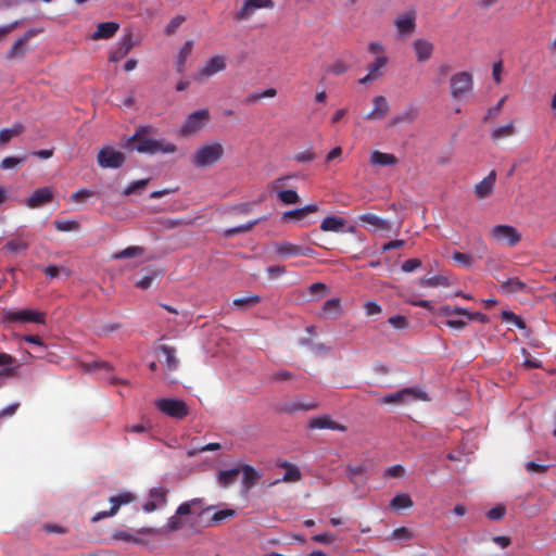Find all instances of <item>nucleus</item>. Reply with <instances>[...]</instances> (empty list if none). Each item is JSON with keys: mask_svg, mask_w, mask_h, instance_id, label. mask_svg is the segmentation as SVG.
<instances>
[{"mask_svg": "<svg viewBox=\"0 0 556 556\" xmlns=\"http://www.w3.org/2000/svg\"><path fill=\"white\" fill-rule=\"evenodd\" d=\"M149 127H140L131 137L127 138L124 147L130 150H136L139 153H174L177 147L168 141L155 140L147 138Z\"/></svg>", "mask_w": 556, "mask_h": 556, "instance_id": "obj_1", "label": "nucleus"}, {"mask_svg": "<svg viewBox=\"0 0 556 556\" xmlns=\"http://www.w3.org/2000/svg\"><path fill=\"white\" fill-rule=\"evenodd\" d=\"M224 155V147L219 142L200 146L192 155L191 163L195 167H206L217 163Z\"/></svg>", "mask_w": 556, "mask_h": 556, "instance_id": "obj_2", "label": "nucleus"}, {"mask_svg": "<svg viewBox=\"0 0 556 556\" xmlns=\"http://www.w3.org/2000/svg\"><path fill=\"white\" fill-rule=\"evenodd\" d=\"M450 94L453 99L459 100L464 98L473 89L472 75L466 71L455 73L450 79Z\"/></svg>", "mask_w": 556, "mask_h": 556, "instance_id": "obj_3", "label": "nucleus"}, {"mask_svg": "<svg viewBox=\"0 0 556 556\" xmlns=\"http://www.w3.org/2000/svg\"><path fill=\"white\" fill-rule=\"evenodd\" d=\"M3 323H35L45 324V314L29 308L13 311L5 308L1 313Z\"/></svg>", "mask_w": 556, "mask_h": 556, "instance_id": "obj_4", "label": "nucleus"}, {"mask_svg": "<svg viewBox=\"0 0 556 556\" xmlns=\"http://www.w3.org/2000/svg\"><path fill=\"white\" fill-rule=\"evenodd\" d=\"M155 406L166 416L176 419H182L189 414V408L186 402L179 399H159L155 401Z\"/></svg>", "mask_w": 556, "mask_h": 556, "instance_id": "obj_5", "label": "nucleus"}, {"mask_svg": "<svg viewBox=\"0 0 556 556\" xmlns=\"http://www.w3.org/2000/svg\"><path fill=\"white\" fill-rule=\"evenodd\" d=\"M427 393L416 388H404L382 397V404H404L414 401H427Z\"/></svg>", "mask_w": 556, "mask_h": 556, "instance_id": "obj_6", "label": "nucleus"}, {"mask_svg": "<svg viewBox=\"0 0 556 556\" xmlns=\"http://www.w3.org/2000/svg\"><path fill=\"white\" fill-rule=\"evenodd\" d=\"M208 118L210 112L206 109L192 112L180 128L181 135L186 137L195 135L205 126Z\"/></svg>", "mask_w": 556, "mask_h": 556, "instance_id": "obj_7", "label": "nucleus"}, {"mask_svg": "<svg viewBox=\"0 0 556 556\" xmlns=\"http://www.w3.org/2000/svg\"><path fill=\"white\" fill-rule=\"evenodd\" d=\"M126 156L123 152L105 146L98 152L97 162L102 168H119L125 163Z\"/></svg>", "mask_w": 556, "mask_h": 556, "instance_id": "obj_8", "label": "nucleus"}, {"mask_svg": "<svg viewBox=\"0 0 556 556\" xmlns=\"http://www.w3.org/2000/svg\"><path fill=\"white\" fill-rule=\"evenodd\" d=\"M135 500V495L130 492H123L116 496H112L109 498V502L111 503V508L110 510H103V511H99L92 518H91V521L92 522H97L103 518H108V517H112L114 515L117 514L119 507L122 505H126V504H129L131 503L132 501Z\"/></svg>", "mask_w": 556, "mask_h": 556, "instance_id": "obj_9", "label": "nucleus"}, {"mask_svg": "<svg viewBox=\"0 0 556 556\" xmlns=\"http://www.w3.org/2000/svg\"><path fill=\"white\" fill-rule=\"evenodd\" d=\"M491 236L496 241H506L509 247L520 242V233L510 225H496L491 230Z\"/></svg>", "mask_w": 556, "mask_h": 556, "instance_id": "obj_10", "label": "nucleus"}, {"mask_svg": "<svg viewBox=\"0 0 556 556\" xmlns=\"http://www.w3.org/2000/svg\"><path fill=\"white\" fill-rule=\"evenodd\" d=\"M273 0H245L241 9L237 12L235 20L244 21L249 18L258 9H273Z\"/></svg>", "mask_w": 556, "mask_h": 556, "instance_id": "obj_11", "label": "nucleus"}, {"mask_svg": "<svg viewBox=\"0 0 556 556\" xmlns=\"http://www.w3.org/2000/svg\"><path fill=\"white\" fill-rule=\"evenodd\" d=\"M53 200V190L50 187L36 189L25 201L29 208H37Z\"/></svg>", "mask_w": 556, "mask_h": 556, "instance_id": "obj_12", "label": "nucleus"}, {"mask_svg": "<svg viewBox=\"0 0 556 556\" xmlns=\"http://www.w3.org/2000/svg\"><path fill=\"white\" fill-rule=\"evenodd\" d=\"M275 251L282 256H311L314 251L309 248H303L290 242H278L275 244Z\"/></svg>", "mask_w": 556, "mask_h": 556, "instance_id": "obj_13", "label": "nucleus"}, {"mask_svg": "<svg viewBox=\"0 0 556 556\" xmlns=\"http://www.w3.org/2000/svg\"><path fill=\"white\" fill-rule=\"evenodd\" d=\"M372 110L365 116L367 121H380L384 118L390 111L389 103L383 96H376L372 99Z\"/></svg>", "mask_w": 556, "mask_h": 556, "instance_id": "obj_14", "label": "nucleus"}, {"mask_svg": "<svg viewBox=\"0 0 556 556\" xmlns=\"http://www.w3.org/2000/svg\"><path fill=\"white\" fill-rule=\"evenodd\" d=\"M394 25L401 35L414 33L416 28V12L410 11L399 15L394 20Z\"/></svg>", "mask_w": 556, "mask_h": 556, "instance_id": "obj_15", "label": "nucleus"}, {"mask_svg": "<svg viewBox=\"0 0 556 556\" xmlns=\"http://www.w3.org/2000/svg\"><path fill=\"white\" fill-rule=\"evenodd\" d=\"M20 364L12 355L1 352L0 353V377L12 378L17 375Z\"/></svg>", "mask_w": 556, "mask_h": 556, "instance_id": "obj_16", "label": "nucleus"}, {"mask_svg": "<svg viewBox=\"0 0 556 556\" xmlns=\"http://www.w3.org/2000/svg\"><path fill=\"white\" fill-rule=\"evenodd\" d=\"M226 68V58L215 55L207 60L204 66L199 71L200 76L211 77Z\"/></svg>", "mask_w": 556, "mask_h": 556, "instance_id": "obj_17", "label": "nucleus"}, {"mask_svg": "<svg viewBox=\"0 0 556 556\" xmlns=\"http://www.w3.org/2000/svg\"><path fill=\"white\" fill-rule=\"evenodd\" d=\"M413 48L416 54V59L420 63H425L430 60L434 51L433 43L426 39H416L413 42Z\"/></svg>", "mask_w": 556, "mask_h": 556, "instance_id": "obj_18", "label": "nucleus"}, {"mask_svg": "<svg viewBox=\"0 0 556 556\" xmlns=\"http://www.w3.org/2000/svg\"><path fill=\"white\" fill-rule=\"evenodd\" d=\"M496 181V173L495 170H491L486 177H484L480 182H478L475 187V194L478 199H485L489 197L494 189V185Z\"/></svg>", "mask_w": 556, "mask_h": 556, "instance_id": "obj_19", "label": "nucleus"}, {"mask_svg": "<svg viewBox=\"0 0 556 556\" xmlns=\"http://www.w3.org/2000/svg\"><path fill=\"white\" fill-rule=\"evenodd\" d=\"M358 220L370 226L374 231H389L391 229L390 222L371 213L359 215Z\"/></svg>", "mask_w": 556, "mask_h": 556, "instance_id": "obj_20", "label": "nucleus"}, {"mask_svg": "<svg viewBox=\"0 0 556 556\" xmlns=\"http://www.w3.org/2000/svg\"><path fill=\"white\" fill-rule=\"evenodd\" d=\"M119 29V24L116 22H103L98 24L97 29L90 36L92 40L110 39L115 36Z\"/></svg>", "mask_w": 556, "mask_h": 556, "instance_id": "obj_21", "label": "nucleus"}, {"mask_svg": "<svg viewBox=\"0 0 556 556\" xmlns=\"http://www.w3.org/2000/svg\"><path fill=\"white\" fill-rule=\"evenodd\" d=\"M318 210L319 206L316 203H311L300 208L283 212L281 215V219L283 222L301 220L305 218L308 214L318 212Z\"/></svg>", "mask_w": 556, "mask_h": 556, "instance_id": "obj_22", "label": "nucleus"}, {"mask_svg": "<svg viewBox=\"0 0 556 556\" xmlns=\"http://www.w3.org/2000/svg\"><path fill=\"white\" fill-rule=\"evenodd\" d=\"M308 427L311 429H331L345 431V427L341 424L333 421L329 416L314 417L309 420Z\"/></svg>", "mask_w": 556, "mask_h": 556, "instance_id": "obj_23", "label": "nucleus"}, {"mask_svg": "<svg viewBox=\"0 0 556 556\" xmlns=\"http://www.w3.org/2000/svg\"><path fill=\"white\" fill-rule=\"evenodd\" d=\"M277 466L286 470L281 481L283 482H298L302 479V473L295 465L287 460H278Z\"/></svg>", "mask_w": 556, "mask_h": 556, "instance_id": "obj_24", "label": "nucleus"}, {"mask_svg": "<svg viewBox=\"0 0 556 556\" xmlns=\"http://www.w3.org/2000/svg\"><path fill=\"white\" fill-rule=\"evenodd\" d=\"M370 163L377 166H393L397 164V159L394 154L375 150L370 154Z\"/></svg>", "mask_w": 556, "mask_h": 556, "instance_id": "obj_25", "label": "nucleus"}, {"mask_svg": "<svg viewBox=\"0 0 556 556\" xmlns=\"http://www.w3.org/2000/svg\"><path fill=\"white\" fill-rule=\"evenodd\" d=\"M344 226L345 220L342 217L328 216L321 222L320 229L323 231L341 232L343 231Z\"/></svg>", "mask_w": 556, "mask_h": 556, "instance_id": "obj_26", "label": "nucleus"}, {"mask_svg": "<svg viewBox=\"0 0 556 556\" xmlns=\"http://www.w3.org/2000/svg\"><path fill=\"white\" fill-rule=\"evenodd\" d=\"M266 219H267V217L264 216V217H260V218L250 220L247 224H243V225H240L237 227H232V228H228L224 231V237L231 238L239 233L249 232L254 228V226H256L257 224H260L261 222L266 220Z\"/></svg>", "mask_w": 556, "mask_h": 556, "instance_id": "obj_27", "label": "nucleus"}, {"mask_svg": "<svg viewBox=\"0 0 556 556\" xmlns=\"http://www.w3.org/2000/svg\"><path fill=\"white\" fill-rule=\"evenodd\" d=\"M29 241L25 239L24 237H17L15 239L9 240L4 247L2 248L3 251L9 253H21L26 251L29 248Z\"/></svg>", "mask_w": 556, "mask_h": 556, "instance_id": "obj_28", "label": "nucleus"}, {"mask_svg": "<svg viewBox=\"0 0 556 556\" xmlns=\"http://www.w3.org/2000/svg\"><path fill=\"white\" fill-rule=\"evenodd\" d=\"M193 49V41L188 40L180 48L177 60H176V70L179 74L185 72V65L187 59L190 56Z\"/></svg>", "mask_w": 556, "mask_h": 556, "instance_id": "obj_29", "label": "nucleus"}, {"mask_svg": "<svg viewBox=\"0 0 556 556\" xmlns=\"http://www.w3.org/2000/svg\"><path fill=\"white\" fill-rule=\"evenodd\" d=\"M341 314V303L340 299L334 298L327 300L323 306L320 315L325 318L332 317L337 318Z\"/></svg>", "mask_w": 556, "mask_h": 556, "instance_id": "obj_30", "label": "nucleus"}, {"mask_svg": "<svg viewBox=\"0 0 556 556\" xmlns=\"http://www.w3.org/2000/svg\"><path fill=\"white\" fill-rule=\"evenodd\" d=\"M159 351H161L165 355V362H166L167 369L169 371L176 370L179 365V359L176 357L175 348L163 344L159 348Z\"/></svg>", "mask_w": 556, "mask_h": 556, "instance_id": "obj_31", "label": "nucleus"}, {"mask_svg": "<svg viewBox=\"0 0 556 556\" xmlns=\"http://www.w3.org/2000/svg\"><path fill=\"white\" fill-rule=\"evenodd\" d=\"M240 471L241 470L238 467L229 469V470H222L218 473V478H217L218 483L225 488L233 484L238 480Z\"/></svg>", "mask_w": 556, "mask_h": 556, "instance_id": "obj_32", "label": "nucleus"}, {"mask_svg": "<svg viewBox=\"0 0 556 556\" xmlns=\"http://www.w3.org/2000/svg\"><path fill=\"white\" fill-rule=\"evenodd\" d=\"M25 127L21 123H15L10 128H3L0 130V144L8 143L13 137L21 135Z\"/></svg>", "mask_w": 556, "mask_h": 556, "instance_id": "obj_33", "label": "nucleus"}, {"mask_svg": "<svg viewBox=\"0 0 556 556\" xmlns=\"http://www.w3.org/2000/svg\"><path fill=\"white\" fill-rule=\"evenodd\" d=\"M237 516V510L232 508H225L215 511L211 519L207 522L208 527L220 525L224 520L228 518H233Z\"/></svg>", "mask_w": 556, "mask_h": 556, "instance_id": "obj_34", "label": "nucleus"}, {"mask_svg": "<svg viewBox=\"0 0 556 556\" xmlns=\"http://www.w3.org/2000/svg\"><path fill=\"white\" fill-rule=\"evenodd\" d=\"M413 505L410 496L406 493L396 494L390 502V507L394 510L410 508Z\"/></svg>", "mask_w": 556, "mask_h": 556, "instance_id": "obj_35", "label": "nucleus"}, {"mask_svg": "<svg viewBox=\"0 0 556 556\" xmlns=\"http://www.w3.org/2000/svg\"><path fill=\"white\" fill-rule=\"evenodd\" d=\"M388 56L386 54H379L376 59L368 65L367 70L370 74H374L377 78L381 77L382 68L388 64Z\"/></svg>", "mask_w": 556, "mask_h": 556, "instance_id": "obj_36", "label": "nucleus"}, {"mask_svg": "<svg viewBox=\"0 0 556 556\" xmlns=\"http://www.w3.org/2000/svg\"><path fill=\"white\" fill-rule=\"evenodd\" d=\"M277 198L281 203L286 205L296 204L300 201L298 192L291 189L278 190Z\"/></svg>", "mask_w": 556, "mask_h": 556, "instance_id": "obj_37", "label": "nucleus"}, {"mask_svg": "<svg viewBox=\"0 0 556 556\" xmlns=\"http://www.w3.org/2000/svg\"><path fill=\"white\" fill-rule=\"evenodd\" d=\"M515 134V125L514 123H508L504 126L495 128L492 134L491 138L493 141H498L504 138H508Z\"/></svg>", "mask_w": 556, "mask_h": 556, "instance_id": "obj_38", "label": "nucleus"}, {"mask_svg": "<svg viewBox=\"0 0 556 556\" xmlns=\"http://www.w3.org/2000/svg\"><path fill=\"white\" fill-rule=\"evenodd\" d=\"M527 285L518 278H509L505 282L502 283V289L507 293H515L525 291Z\"/></svg>", "mask_w": 556, "mask_h": 556, "instance_id": "obj_39", "label": "nucleus"}, {"mask_svg": "<svg viewBox=\"0 0 556 556\" xmlns=\"http://www.w3.org/2000/svg\"><path fill=\"white\" fill-rule=\"evenodd\" d=\"M31 35H33V33H29L25 37L20 38L18 40H16L13 43V46L11 47V49L8 51V58L9 59H14V58H17L20 55H23L25 53V45H26L28 38Z\"/></svg>", "mask_w": 556, "mask_h": 556, "instance_id": "obj_40", "label": "nucleus"}, {"mask_svg": "<svg viewBox=\"0 0 556 556\" xmlns=\"http://www.w3.org/2000/svg\"><path fill=\"white\" fill-rule=\"evenodd\" d=\"M144 253V249L141 247L132 245L128 247L119 252H116L112 255L113 260H123V258H130L135 256H140Z\"/></svg>", "mask_w": 556, "mask_h": 556, "instance_id": "obj_41", "label": "nucleus"}, {"mask_svg": "<svg viewBox=\"0 0 556 556\" xmlns=\"http://www.w3.org/2000/svg\"><path fill=\"white\" fill-rule=\"evenodd\" d=\"M261 302V298L258 295H248L242 298H237L233 300V305L238 308L244 309L249 306L256 305Z\"/></svg>", "mask_w": 556, "mask_h": 556, "instance_id": "obj_42", "label": "nucleus"}, {"mask_svg": "<svg viewBox=\"0 0 556 556\" xmlns=\"http://www.w3.org/2000/svg\"><path fill=\"white\" fill-rule=\"evenodd\" d=\"M366 471H367V467L364 464L357 465V466H348V468H346L348 478L354 484L358 483V477L364 476L366 473Z\"/></svg>", "mask_w": 556, "mask_h": 556, "instance_id": "obj_43", "label": "nucleus"}, {"mask_svg": "<svg viewBox=\"0 0 556 556\" xmlns=\"http://www.w3.org/2000/svg\"><path fill=\"white\" fill-rule=\"evenodd\" d=\"M242 473H243V484L247 488L252 486L258 478L256 470L250 465H244L242 467Z\"/></svg>", "mask_w": 556, "mask_h": 556, "instance_id": "obj_44", "label": "nucleus"}, {"mask_svg": "<svg viewBox=\"0 0 556 556\" xmlns=\"http://www.w3.org/2000/svg\"><path fill=\"white\" fill-rule=\"evenodd\" d=\"M202 505H203L202 498H193L189 502H185V503L180 504L178 506L176 513H177V515L186 516V515H189L192 513L193 506L201 507Z\"/></svg>", "mask_w": 556, "mask_h": 556, "instance_id": "obj_45", "label": "nucleus"}, {"mask_svg": "<svg viewBox=\"0 0 556 556\" xmlns=\"http://www.w3.org/2000/svg\"><path fill=\"white\" fill-rule=\"evenodd\" d=\"M167 490L164 488H153L150 490V500L155 501L157 505H165L167 500Z\"/></svg>", "mask_w": 556, "mask_h": 556, "instance_id": "obj_46", "label": "nucleus"}, {"mask_svg": "<svg viewBox=\"0 0 556 556\" xmlns=\"http://www.w3.org/2000/svg\"><path fill=\"white\" fill-rule=\"evenodd\" d=\"M27 160V155H23L21 157H16V156H7L4 157L2 161H1V164H0V167L2 169H11L13 168L14 166L18 165V164H22L24 162H26Z\"/></svg>", "mask_w": 556, "mask_h": 556, "instance_id": "obj_47", "label": "nucleus"}, {"mask_svg": "<svg viewBox=\"0 0 556 556\" xmlns=\"http://www.w3.org/2000/svg\"><path fill=\"white\" fill-rule=\"evenodd\" d=\"M54 227L59 231H75L78 230L79 224L76 220H55Z\"/></svg>", "mask_w": 556, "mask_h": 556, "instance_id": "obj_48", "label": "nucleus"}, {"mask_svg": "<svg viewBox=\"0 0 556 556\" xmlns=\"http://www.w3.org/2000/svg\"><path fill=\"white\" fill-rule=\"evenodd\" d=\"M390 539L407 541L413 539L412 531L406 527L396 528L392 531Z\"/></svg>", "mask_w": 556, "mask_h": 556, "instance_id": "obj_49", "label": "nucleus"}, {"mask_svg": "<svg viewBox=\"0 0 556 556\" xmlns=\"http://www.w3.org/2000/svg\"><path fill=\"white\" fill-rule=\"evenodd\" d=\"M132 36L130 34L125 35L119 42V56L124 58L125 55H127L129 51L132 49Z\"/></svg>", "mask_w": 556, "mask_h": 556, "instance_id": "obj_50", "label": "nucleus"}, {"mask_svg": "<svg viewBox=\"0 0 556 556\" xmlns=\"http://www.w3.org/2000/svg\"><path fill=\"white\" fill-rule=\"evenodd\" d=\"M149 178L147 179H139V180H136L134 182H131L125 190H124V194L125 195H130L132 193H136L138 192L139 190H142L147 187V185L149 184Z\"/></svg>", "mask_w": 556, "mask_h": 556, "instance_id": "obj_51", "label": "nucleus"}, {"mask_svg": "<svg viewBox=\"0 0 556 556\" xmlns=\"http://www.w3.org/2000/svg\"><path fill=\"white\" fill-rule=\"evenodd\" d=\"M186 17L182 15H177L173 17L169 23L165 27V33L167 35H173L177 31V29L181 26V24L185 22Z\"/></svg>", "mask_w": 556, "mask_h": 556, "instance_id": "obj_52", "label": "nucleus"}, {"mask_svg": "<svg viewBox=\"0 0 556 556\" xmlns=\"http://www.w3.org/2000/svg\"><path fill=\"white\" fill-rule=\"evenodd\" d=\"M388 323L395 329H406L409 325L407 318L403 315L391 316Z\"/></svg>", "mask_w": 556, "mask_h": 556, "instance_id": "obj_53", "label": "nucleus"}, {"mask_svg": "<svg viewBox=\"0 0 556 556\" xmlns=\"http://www.w3.org/2000/svg\"><path fill=\"white\" fill-rule=\"evenodd\" d=\"M525 467L526 470L530 473H544L549 469L551 465H542L535 463L534 460H530L526 463Z\"/></svg>", "mask_w": 556, "mask_h": 556, "instance_id": "obj_54", "label": "nucleus"}, {"mask_svg": "<svg viewBox=\"0 0 556 556\" xmlns=\"http://www.w3.org/2000/svg\"><path fill=\"white\" fill-rule=\"evenodd\" d=\"M112 539L115 541H123V542H132L138 543L139 540L134 536L131 533L126 532L124 530H117L112 534Z\"/></svg>", "mask_w": 556, "mask_h": 556, "instance_id": "obj_55", "label": "nucleus"}, {"mask_svg": "<svg viewBox=\"0 0 556 556\" xmlns=\"http://www.w3.org/2000/svg\"><path fill=\"white\" fill-rule=\"evenodd\" d=\"M505 513H506L505 507L503 505H497V506L491 508L486 513V517L490 520H500V519H502L505 516Z\"/></svg>", "mask_w": 556, "mask_h": 556, "instance_id": "obj_56", "label": "nucleus"}, {"mask_svg": "<svg viewBox=\"0 0 556 556\" xmlns=\"http://www.w3.org/2000/svg\"><path fill=\"white\" fill-rule=\"evenodd\" d=\"M184 526L182 520L180 518V515H175L168 518L166 523V530L167 531H177L181 529Z\"/></svg>", "mask_w": 556, "mask_h": 556, "instance_id": "obj_57", "label": "nucleus"}, {"mask_svg": "<svg viewBox=\"0 0 556 556\" xmlns=\"http://www.w3.org/2000/svg\"><path fill=\"white\" fill-rule=\"evenodd\" d=\"M315 157L316 154L309 149L299 152L294 155V160L299 163H307L313 161Z\"/></svg>", "mask_w": 556, "mask_h": 556, "instance_id": "obj_58", "label": "nucleus"}, {"mask_svg": "<svg viewBox=\"0 0 556 556\" xmlns=\"http://www.w3.org/2000/svg\"><path fill=\"white\" fill-rule=\"evenodd\" d=\"M421 266L419 258H409L402 264V270L405 273H412Z\"/></svg>", "mask_w": 556, "mask_h": 556, "instance_id": "obj_59", "label": "nucleus"}, {"mask_svg": "<svg viewBox=\"0 0 556 556\" xmlns=\"http://www.w3.org/2000/svg\"><path fill=\"white\" fill-rule=\"evenodd\" d=\"M94 193L90 190H87V189H79L77 190L76 192H74L72 195H71V199L74 201V202H83L85 201L86 199H89L93 195Z\"/></svg>", "mask_w": 556, "mask_h": 556, "instance_id": "obj_60", "label": "nucleus"}, {"mask_svg": "<svg viewBox=\"0 0 556 556\" xmlns=\"http://www.w3.org/2000/svg\"><path fill=\"white\" fill-rule=\"evenodd\" d=\"M453 260L465 267H470L472 264V257L469 254L455 252L453 254Z\"/></svg>", "mask_w": 556, "mask_h": 556, "instance_id": "obj_61", "label": "nucleus"}, {"mask_svg": "<svg viewBox=\"0 0 556 556\" xmlns=\"http://www.w3.org/2000/svg\"><path fill=\"white\" fill-rule=\"evenodd\" d=\"M253 203L244 202L232 206L231 211L239 215H247L252 212Z\"/></svg>", "mask_w": 556, "mask_h": 556, "instance_id": "obj_62", "label": "nucleus"}, {"mask_svg": "<svg viewBox=\"0 0 556 556\" xmlns=\"http://www.w3.org/2000/svg\"><path fill=\"white\" fill-rule=\"evenodd\" d=\"M405 473V469L401 465H394L386 470L384 476L390 478H401Z\"/></svg>", "mask_w": 556, "mask_h": 556, "instance_id": "obj_63", "label": "nucleus"}, {"mask_svg": "<svg viewBox=\"0 0 556 556\" xmlns=\"http://www.w3.org/2000/svg\"><path fill=\"white\" fill-rule=\"evenodd\" d=\"M293 374L288 370H279L271 375L270 379L273 381H287L293 379Z\"/></svg>", "mask_w": 556, "mask_h": 556, "instance_id": "obj_64", "label": "nucleus"}]
</instances>
